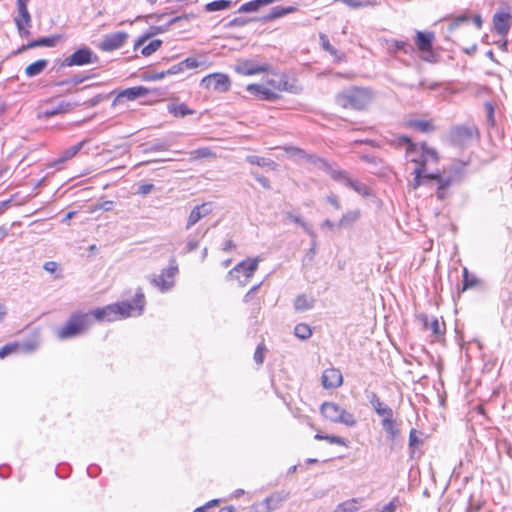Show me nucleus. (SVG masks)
I'll list each match as a JSON object with an SVG mask.
<instances>
[{"label":"nucleus","mask_w":512,"mask_h":512,"mask_svg":"<svg viewBox=\"0 0 512 512\" xmlns=\"http://www.w3.org/2000/svg\"><path fill=\"white\" fill-rule=\"evenodd\" d=\"M145 305V296L141 288H138L133 302L123 301L98 308L91 313V324L93 318L98 321H115L118 318H126L133 315H140Z\"/></svg>","instance_id":"obj_1"},{"label":"nucleus","mask_w":512,"mask_h":512,"mask_svg":"<svg viewBox=\"0 0 512 512\" xmlns=\"http://www.w3.org/2000/svg\"><path fill=\"white\" fill-rule=\"evenodd\" d=\"M383 430L386 432L389 438L393 439L399 433V430L395 426L394 415L383 418L381 421Z\"/></svg>","instance_id":"obj_38"},{"label":"nucleus","mask_w":512,"mask_h":512,"mask_svg":"<svg viewBox=\"0 0 512 512\" xmlns=\"http://www.w3.org/2000/svg\"><path fill=\"white\" fill-rule=\"evenodd\" d=\"M85 141H82L76 145H73L71 147H69L68 149H66L63 154L61 155V157L57 160L59 163H62L66 160H69L71 158H73L80 150L81 148L83 147Z\"/></svg>","instance_id":"obj_41"},{"label":"nucleus","mask_w":512,"mask_h":512,"mask_svg":"<svg viewBox=\"0 0 512 512\" xmlns=\"http://www.w3.org/2000/svg\"><path fill=\"white\" fill-rule=\"evenodd\" d=\"M322 170L329 174L332 179H334L336 175L341 171L337 165L331 164L329 162H326Z\"/></svg>","instance_id":"obj_54"},{"label":"nucleus","mask_w":512,"mask_h":512,"mask_svg":"<svg viewBox=\"0 0 512 512\" xmlns=\"http://www.w3.org/2000/svg\"><path fill=\"white\" fill-rule=\"evenodd\" d=\"M360 217L359 210H352L344 213L338 223L339 227H351Z\"/></svg>","instance_id":"obj_36"},{"label":"nucleus","mask_w":512,"mask_h":512,"mask_svg":"<svg viewBox=\"0 0 512 512\" xmlns=\"http://www.w3.org/2000/svg\"><path fill=\"white\" fill-rule=\"evenodd\" d=\"M90 325L91 315L75 312L70 315L64 326L56 330V336L59 340L74 338L82 334Z\"/></svg>","instance_id":"obj_4"},{"label":"nucleus","mask_w":512,"mask_h":512,"mask_svg":"<svg viewBox=\"0 0 512 512\" xmlns=\"http://www.w3.org/2000/svg\"><path fill=\"white\" fill-rule=\"evenodd\" d=\"M371 100V91L357 86L344 89L335 96L336 104L344 109L363 110Z\"/></svg>","instance_id":"obj_3"},{"label":"nucleus","mask_w":512,"mask_h":512,"mask_svg":"<svg viewBox=\"0 0 512 512\" xmlns=\"http://www.w3.org/2000/svg\"><path fill=\"white\" fill-rule=\"evenodd\" d=\"M478 130L476 127H469L459 125L453 127L446 136L448 143L458 147H465L470 144L477 136Z\"/></svg>","instance_id":"obj_6"},{"label":"nucleus","mask_w":512,"mask_h":512,"mask_svg":"<svg viewBox=\"0 0 512 512\" xmlns=\"http://www.w3.org/2000/svg\"><path fill=\"white\" fill-rule=\"evenodd\" d=\"M325 199H326V202L329 203L330 205H332L335 210L341 209L340 201H339L337 195H335L334 193L327 195Z\"/></svg>","instance_id":"obj_61"},{"label":"nucleus","mask_w":512,"mask_h":512,"mask_svg":"<svg viewBox=\"0 0 512 512\" xmlns=\"http://www.w3.org/2000/svg\"><path fill=\"white\" fill-rule=\"evenodd\" d=\"M233 2L231 0H215L207 3L204 6L206 12H215L229 9L232 6Z\"/></svg>","instance_id":"obj_37"},{"label":"nucleus","mask_w":512,"mask_h":512,"mask_svg":"<svg viewBox=\"0 0 512 512\" xmlns=\"http://www.w3.org/2000/svg\"><path fill=\"white\" fill-rule=\"evenodd\" d=\"M512 24V16L509 8H501L494 15L492 19V28L498 35L505 37L510 30Z\"/></svg>","instance_id":"obj_10"},{"label":"nucleus","mask_w":512,"mask_h":512,"mask_svg":"<svg viewBox=\"0 0 512 512\" xmlns=\"http://www.w3.org/2000/svg\"><path fill=\"white\" fill-rule=\"evenodd\" d=\"M429 180L436 181L438 187L449 188L451 184L454 182V176L445 173H430L425 176Z\"/></svg>","instance_id":"obj_27"},{"label":"nucleus","mask_w":512,"mask_h":512,"mask_svg":"<svg viewBox=\"0 0 512 512\" xmlns=\"http://www.w3.org/2000/svg\"><path fill=\"white\" fill-rule=\"evenodd\" d=\"M294 333L298 338L305 340L312 335V330L309 325L300 323L295 326Z\"/></svg>","instance_id":"obj_43"},{"label":"nucleus","mask_w":512,"mask_h":512,"mask_svg":"<svg viewBox=\"0 0 512 512\" xmlns=\"http://www.w3.org/2000/svg\"><path fill=\"white\" fill-rule=\"evenodd\" d=\"M419 321L423 324L425 329L432 330L433 334L439 336L443 333L442 324L439 322L437 318H434L432 321H429V318L425 314H420L418 316Z\"/></svg>","instance_id":"obj_28"},{"label":"nucleus","mask_w":512,"mask_h":512,"mask_svg":"<svg viewBox=\"0 0 512 512\" xmlns=\"http://www.w3.org/2000/svg\"><path fill=\"white\" fill-rule=\"evenodd\" d=\"M347 186L362 196H368L371 193L370 188L366 184L356 180L351 179L348 181Z\"/></svg>","instance_id":"obj_42"},{"label":"nucleus","mask_w":512,"mask_h":512,"mask_svg":"<svg viewBox=\"0 0 512 512\" xmlns=\"http://www.w3.org/2000/svg\"><path fill=\"white\" fill-rule=\"evenodd\" d=\"M479 280L475 275H472L469 273L467 268L463 269V280L461 288L459 289L460 292H465L468 289L474 288L478 285Z\"/></svg>","instance_id":"obj_33"},{"label":"nucleus","mask_w":512,"mask_h":512,"mask_svg":"<svg viewBox=\"0 0 512 512\" xmlns=\"http://www.w3.org/2000/svg\"><path fill=\"white\" fill-rule=\"evenodd\" d=\"M127 39L128 34L123 31L107 34L103 37V40L98 47L102 51L111 52L121 48Z\"/></svg>","instance_id":"obj_12"},{"label":"nucleus","mask_w":512,"mask_h":512,"mask_svg":"<svg viewBox=\"0 0 512 512\" xmlns=\"http://www.w3.org/2000/svg\"><path fill=\"white\" fill-rule=\"evenodd\" d=\"M196 17L195 14L189 13V14H183L180 16H176L172 19H170L166 25L165 28H158L160 32L166 31L168 27L175 25V24H182V23H189L191 20H193Z\"/></svg>","instance_id":"obj_39"},{"label":"nucleus","mask_w":512,"mask_h":512,"mask_svg":"<svg viewBox=\"0 0 512 512\" xmlns=\"http://www.w3.org/2000/svg\"><path fill=\"white\" fill-rule=\"evenodd\" d=\"M301 160H304L305 162H308V163H311L313 164L314 166L318 167L319 169L322 170V168L325 166L326 164V160L325 159H322L320 157H318L317 155L315 154H309V153H304V156Z\"/></svg>","instance_id":"obj_45"},{"label":"nucleus","mask_w":512,"mask_h":512,"mask_svg":"<svg viewBox=\"0 0 512 512\" xmlns=\"http://www.w3.org/2000/svg\"><path fill=\"white\" fill-rule=\"evenodd\" d=\"M190 155L192 160L215 157V153L208 147H201L193 150L190 152Z\"/></svg>","instance_id":"obj_44"},{"label":"nucleus","mask_w":512,"mask_h":512,"mask_svg":"<svg viewBox=\"0 0 512 512\" xmlns=\"http://www.w3.org/2000/svg\"><path fill=\"white\" fill-rule=\"evenodd\" d=\"M152 285L159 287L162 291L170 289L173 285L172 281H167L164 274L154 275L150 278Z\"/></svg>","instance_id":"obj_40"},{"label":"nucleus","mask_w":512,"mask_h":512,"mask_svg":"<svg viewBox=\"0 0 512 512\" xmlns=\"http://www.w3.org/2000/svg\"><path fill=\"white\" fill-rule=\"evenodd\" d=\"M394 50L402 51L405 54H411L414 51V48L411 44L404 41H395L394 42Z\"/></svg>","instance_id":"obj_50"},{"label":"nucleus","mask_w":512,"mask_h":512,"mask_svg":"<svg viewBox=\"0 0 512 512\" xmlns=\"http://www.w3.org/2000/svg\"><path fill=\"white\" fill-rule=\"evenodd\" d=\"M343 383V377L339 369L329 368L322 374V384L326 389L338 388Z\"/></svg>","instance_id":"obj_17"},{"label":"nucleus","mask_w":512,"mask_h":512,"mask_svg":"<svg viewBox=\"0 0 512 512\" xmlns=\"http://www.w3.org/2000/svg\"><path fill=\"white\" fill-rule=\"evenodd\" d=\"M399 142L406 144V157L409 161L416 165L415 168H422L423 171L427 170L429 161L437 163L439 160L438 153L435 149L429 147L426 142L421 144L414 143L408 136H400Z\"/></svg>","instance_id":"obj_2"},{"label":"nucleus","mask_w":512,"mask_h":512,"mask_svg":"<svg viewBox=\"0 0 512 512\" xmlns=\"http://www.w3.org/2000/svg\"><path fill=\"white\" fill-rule=\"evenodd\" d=\"M248 22H249L248 19L238 17V18H234V19L230 20L226 24V27H228V28L240 27V26L246 25Z\"/></svg>","instance_id":"obj_62"},{"label":"nucleus","mask_w":512,"mask_h":512,"mask_svg":"<svg viewBox=\"0 0 512 512\" xmlns=\"http://www.w3.org/2000/svg\"><path fill=\"white\" fill-rule=\"evenodd\" d=\"M154 189V185L151 183H142L138 186L137 194L139 195H147Z\"/></svg>","instance_id":"obj_63"},{"label":"nucleus","mask_w":512,"mask_h":512,"mask_svg":"<svg viewBox=\"0 0 512 512\" xmlns=\"http://www.w3.org/2000/svg\"><path fill=\"white\" fill-rule=\"evenodd\" d=\"M231 85L230 79L227 75L222 73H214L204 77L201 80V86L206 89H212L218 92H226Z\"/></svg>","instance_id":"obj_11"},{"label":"nucleus","mask_w":512,"mask_h":512,"mask_svg":"<svg viewBox=\"0 0 512 512\" xmlns=\"http://www.w3.org/2000/svg\"><path fill=\"white\" fill-rule=\"evenodd\" d=\"M19 348H20V344L17 342L6 344L5 346L0 348V358L1 359L5 358L6 356L10 355L11 353L17 351Z\"/></svg>","instance_id":"obj_47"},{"label":"nucleus","mask_w":512,"mask_h":512,"mask_svg":"<svg viewBox=\"0 0 512 512\" xmlns=\"http://www.w3.org/2000/svg\"><path fill=\"white\" fill-rule=\"evenodd\" d=\"M234 69L241 75H254L267 72L269 70V65L260 64L255 60H239Z\"/></svg>","instance_id":"obj_14"},{"label":"nucleus","mask_w":512,"mask_h":512,"mask_svg":"<svg viewBox=\"0 0 512 512\" xmlns=\"http://www.w3.org/2000/svg\"><path fill=\"white\" fill-rule=\"evenodd\" d=\"M114 208V202L111 200H106L101 203H97L93 207V211L96 210H104V211H111Z\"/></svg>","instance_id":"obj_58"},{"label":"nucleus","mask_w":512,"mask_h":512,"mask_svg":"<svg viewBox=\"0 0 512 512\" xmlns=\"http://www.w3.org/2000/svg\"><path fill=\"white\" fill-rule=\"evenodd\" d=\"M400 501L397 497L393 498L388 504L382 507L380 512H395L396 508L399 506Z\"/></svg>","instance_id":"obj_59"},{"label":"nucleus","mask_w":512,"mask_h":512,"mask_svg":"<svg viewBox=\"0 0 512 512\" xmlns=\"http://www.w3.org/2000/svg\"><path fill=\"white\" fill-rule=\"evenodd\" d=\"M148 92H149L148 89L145 87H142V86L131 87V88H127V89L123 90L122 92H120L118 95V99L120 100L122 98H125L127 100L132 101V100L146 96L148 94Z\"/></svg>","instance_id":"obj_23"},{"label":"nucleus","mask_w":512,"mask_h":512,"mask_svg":"<svg viewBox=\"0 0 512 512\" xmlns=\"http://www.w3.org/2000/svg\"><path fill=\"white\" fill-rule=\"evenodd\" d=\"M315 299L305 294H300L294 301V308L297 311H306L314 307Z\"/></svg>","instance_id":"obj_29"},{"label":"nucleus","mask_w":512,"mask_h":512,"mask_svg":"<svg viewBox=\"0 0 512 512\" xmlns=\"http://www.w3.org/2000/svg\"><path fill=\"white\" fill-rule=\"evenodd\" d=\"M247 91L262 100L273 101L279 97L276 91L267 87L265 84H249L247 86Z\"/></svg>","instance_id":"obj_18"},{"label":"nucleus","mask_w":512,"mask_h":512,"mask_svg":"<svg viewBox=\"0 0 512 512\" xmlns=\"http://www.w3.org/2000/svg\"><path fill=\"white\" fill-rule=\"evenodd\" d=\"M266 351L265 344L262 342L260 343L254 353V360L258 365H261L264 361V353Z\"/></svg>","instance_id":"obj_52"},{"label":"nucleus","mask_w":512,"mask_h":512,"mask_svg":"<svg viewBox=\"0 0 512 512\" xmlns=\"http://www.w3.org/2000/svg\"><path fill=\"white\" fill-rule=\"evenodd\" d=\"M480 426V403L474 405L466 416V428L469 445L474 448L478 444L477 428Z\"/></svg>","instance_id":"obj_9"},{"label":"nucleus","mask_w":512,"mask_h":512,"mask_svg":"<svg viewBox=\"0 0 512 512\" xmlns=\"http://www.w3.org/2000/svg\"><path fill=\"white\" fill-rule=\"evenodd\" d=\"M294 11H296V8L293 6H289V7L275 6L270 10V12L267 15L263 16L260 20L262 22H269V21L275 20L277 18L283 17V16H285L289 13H292Z\"/></svg>","instance_id":"obj_24"},{"label":"nucleus","mask_w":512,"mask_h":512,"mask_svg":"<svg viewBox=\"0 0 512 512\" xmlns=\"http://www.w3.org/2000/svg\"><path fill=\"white\" fill-rule=\"evenodd\" d=\"M356 510V502L347 501L339 504L333 512H355Z\"/></svg>","instance_id":"obj_49"},{"label":"nucleus","mask_w":512,"mask_h":512,"mask_svg":"<svg viewBox=\"0 0 512 512\" xmlns=\"http://www.w3.org/2000/svg\"><path fill=\"white\" fill-rule=\"evenodd\" d=\"M99 57L94 53V51L87 47L83 46L77 49L70 56L66 57L61 66L62 67H72V66H84L87 64L97 63Z\"/></svg>","instance_id":"obj_7"},{"label":"nucleus","mask_w":512,"mask_h":512,"mask_svg":"<svg viewBox=\"0 0 512 512\" xmlns=\"http://www.w3.org/2000/svg\"><path fill=\"white\" fill-rule=\"evenodd\" d=\"M180 63L182 65V68L184 71L188 70V69L197 68L200 65V62L195 57H188L185 60L181 61Z\"/></svg>","instance_id":"obj_51"},{"label":"nucleus","mask_w":512,"mask_h":512,"mask_svg":"<svg viewBox=\"0 0 512 512\" xmlns=\"http://www.w3.org/2000/svg\"><path fill=\"white\" fill-rule=\"evenodd\" d=\"M211 212V208L209 204L203 203L201 205H196L192 211L190 212V215L187 220L186 229H190L192 226H194L196 223H198L202 218L207 216Z\"/></svg>","instance_id":"obj_21"},{"label":"nucleus","mask_w":512,"mask_h":512,"mask_svg":"<svg viewBox=\"0 0 512 512\" xmlns=\"http://www.w3.org/2000/svg\"><path fill=\"white\" fill-rule=\"evenodd\" d=\"M367 398L374 411L377 413L378 416L382 417V419L393 416L394 412L392 408L389 407L384 402H382L375 392H370Z\"/></svg>","instance_id":"obj_19"},{"label":"nucleus","mask_w":512,"mask_h":512,"mask_svg":"<svg viewBox=\"0 0 512 512\" xmlns=\"http://www.w3.org/2000/svg\"><path fill=\"white\" fill-rule=\"evenodd\" d=\"M61 39L60 35H54L51 37H42L37 40H33L28 42L27 44L22 45L16 51L13 52V55H18L25 52L28 49L36 48V47H54L57 42Z\"/></svg>","instance_id":"obj_16"},{"label":"nucleus","mask_w":512,"mask_h":512,"mask_svg":"<svg viewBox=\"0 0 512 512\" xmlns=\"http://www.w3.org/2000/svg\"><path fill=\"white\" fill-rule=\"evenodd\" d=\"M80 103L79 102H70L61 100L57 104H50L48 105L43 111L41 112L40 117L42 118H51L53 116L64 114L67 112L72 111L75 107H77Z\"/></svg>","instance_id":"obj_15"},{"label":"nucleus","mask_w":512,"mask_h":512,"mask_svg":"<svg viewBox=\"0 0 512 512\" xmlns=\"http://www.w3.org/2000/svg\"><path fill=\"white\" fill-rule=\"evenodd\" d=\"M246 161L252 165H257L260 167H269L272 170H275L277 166V164L272 159L256 155H248L246 157Z\"/></svg>","instance_id":"obj_32"},{"label":"nucleus","mask_w":512,"mask_h":512,"mask_svg":"<svg viewBox=\"0 0 512 512\" xmlns=\"http://www.w3.org/2000/svg\"><path fill=\"white\" fill-rule=\"evenodd\" d=\"M169 113H171L175 117H185L187 115H192L194 113L193 110L189 109L187 105L184 103H170L167 106Z\"/></svg>","instance_id":"obj_31"},{"label":"nucleus","mask_w":512,"mask_h":512,"mask_svg":"<svg viewBox=\"0 0 512 512\" xmlns=\"http://www.w3.org/2000/svg\"><path fill=\"white\" fill-rule=\"evenodd\" d=\"M87 78L88 77H84V76H81L80 74H77V75H74L69 80L59 81L55 85L56 86H63V85L71 84L72 86H76V85H78L80 83H83Z\"/></svg>","instance_id":"obj_48"},{"label":"nucleus","mask_w":512,"mask_h":512,"mask_svg":"<svg viewBox=\"0 0 512 512\" xmlns=\"http://www.w3.org/2000/svg\"><path fill=\"white\" fill-rule=\"evenodd\" d=\"M257 268L258 259H246L230 270L229 276L239 280L241 285H246L247 281L253 276Z\"/></svg>","instance_id":"obj_8"},{"label":"nucleus","mask_w":512,"mask_h":512,"mask_svg":"<svg viewBox=\"0 0 512 512\" xmlns=\"http://www.w3.org/2000/svg\"><path fill=\"white\" fill-rule=\"evenodd\" d=\"M161 44H162V41L158 40V39L151 41L148 45L143 47L142 54L144 56L151 55L152 53L156 52L160 48Z\"/></svg>","instance_id":"obj_46"},{"label":"nucleus","mask_w":512,"mask_h":512,"mask_svg":"<svg viewBox=\"0 0 512 512\" xmlns=\"http://www.w3.org/2000/svg\"><path fill=\"white\" fill-rule=\"evenodd\" d=\"M434 40V34L432 32H421L418 31L416 34L415 43L418 50L423 53L432 54V44Z\"/></svg>","instance_id":"obj_20"},{"label":"nucleus","mask_w":512,"mask_h":512,"mask_svg":"<svg viewBox=\"0 0 512 512\" xmlns=\"http://www.w3.org/2000/svg\"><path fill=\"white\" fill-rule=\"evenodd\" d=\"M485 111L488 124L493 127L495 125L494 107L490 102L485 103Z\"/></svg>","instance_id":"obj_55"},{"label":"nucleus","mask_w":512,"mask_h":512,"mask_svg":"<svg viewBox=\"0 0 512 512\" xmlns=\"http://www.w3.org/2000/svg\"><path fill=\"white\" fill-rule=\"evenodd\" d=\"M421 443V440L418 437V431L416 429H411L409 434V447L416 448Z\"/></svg>","instance_id":"obj_57"},{"label":"nucleus","mask_w":512,"mask_h":512,"mask_svg":"<svg viewBox=\"0 0 512 512\" xmlns=\"http://www.w3.org/2000/svg\"><path fill=\"white\" fill-rule=\"evenodd\" d=\"M274 1L275 0H252L242 4L238 9V13L256 12L260 8L272 4Z\"/></svg>","instance_id":"obj_25"},{"label":"nucleus","mask_w":512,"mask_h":512,"mask_svg":"<svg viewBox=\"0 0 512 512\" xmlns=\"http://www.w3.org/2000/svg\"><path fill=\"white\" fill-rule=\"evenodd\" d=\"M320 39L322 42V47L325 51L329 52L331 55L337 54V50L329 43V40L326 35L321 34Z\"/></svg>","instance_id":"obj_56"},{"label":"nucleus","mask_w":512,"mask_h":512,"mask_svg":"<svg viewBox=\"0 0 512 512\" xmlns=\"http://www.w3.org/2000/svg\"><path fill=\"white\" fill-rule=\"evenodd\" d=\"M17 12L18 15L14 18V23L16 26H18V24L28 25L32 23V18L27 6L17 5Z\"/></svg>","instance_id":"obj_35"},{"label":"nucleus","mask_w":512,"mask_h":512,"mask_svg":"<svg viewBox=\"0 0 512 512\" xmlns=\"http://www.w3.org/2000/svg\"><path fill=\"white\" fill-rule=\"evenodd\" d=\"M288 497V494L275 493L265 498L261 503H258L252 507L250 512H271L280 507L283 501Z\"/></svg>","instance_id":"obj_13"},{"label":"nucleus","mask_w":512,"mask_h":512,"mask_svg":"<svg viewBox=\"0 0 512 512\" xmlns=\"http://www.w3.org/2000/svg\"><path fill=\"white\" fill-rule=\"evenodd\" d=\"M321 414L327 420L334 423H342L348 427H353L356 424L355 417L352 413L346 411L333 402H324L321 405Z\"/></svg>","instance_id":"obj_5"},{"label":"nucleus","mask_w":512,"mask_h":512,"mask_svg":"<svg viewBox=\"0 0 512 512\" xmlns=\"http://www.w3.org/2000/svg\"><path fill=\"white\" fill-rule=\"evenodd\" d=\"M164 77H165L164 71H161V72L147 71L144 76V78L146 80H151V81L161 80Z\"/></svg>","instance_id":"obj_60"},{"label":"nucleus","mask_w":512,"mask_h":512,"mask_svg":"<svg viewBox=\"0 0 512 512\" xmlns=\"http://www.w3.org/2000/svg\"><path fill=\"white\" fill-rule=\"evenodd\" d=\"M16 28H17L18 34L21 38H28L30 36L31 24H28V25L18 24V26H16Z\"/></svg>","instance_id":"obj_64"},{"label":"nucleus","mask_w":512,"mask_h":512,"mask_svg":"<svg viewBox=\"0 0 512 512\" xmlns=\"http://www.w3.org/2000/svg\"><path fill=\"white\" fill-rule=\"evenodd\" d=\"M48 65V61L45 59H39L30 65H28L25 69V74L27 77H35L41 74Z\"/></svg>","instance_id":"obj_30"},{"label":"nucleus","mask_w":512,"mask_h":512,"mask_svg":"<svg viewBox=\"0 0 512 512\" xmlns=\"http://www.w3.org/2000/svg\"><path fill=\"white\" fill-rule=\"evenodd\" d=\"M285 151H286L288 156L293 157V158H297L299 160H301L303 158L304 153H305L304 150H302L300 148H297V147H294V146L285 147Z\"/></svg>","instance_id":"obj_53"},{"label":"nucleus","mask_w":512,"mask_h":512,"mask_svg":"<svg viewBox=\"0 0 512 512\" xmlns=\"http://www.w3.org/2000/svg\"><path fill=\"white\" fill-rule=\"evenodd\" d=\"M406 126L420 133L429 134L435 131V126L431 120L410 119Z\"/></svg>","instance_id":"obj_22"},{"label":"nucleus","mask_w":512,"mask_h":512,"mask_svg":"<svg viewBox=\"0 0 512 512\" xmlns=\"http://www.w3.org/2000/svg\"><path fill=\"white\" fill-rule=\"evenodd\" d=\"M141 147L143 148L144 153L167 151L170 147V143L166 140L156 139L142 144Z\"/></svg>","instance_id":"obj_26"},{"label":"nucleus","mask_w":512,"mask_h":512,"mask_svg":"<svg viewBox=\"0 0 512 512\" xmlns=\"http://www.w3.org/2000/svg\"><path fill=\"white\" fill-rule=\"evenodd\" d=\"M428 173L426 171H423L422 168H414L412 175L414 176L413 180L409 183V186L416 190L423 184H425L427 181H430L425 176H427Z\"/></svg>","instance_id":"obj_34"}]
</instances>
